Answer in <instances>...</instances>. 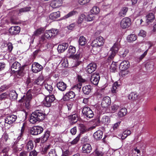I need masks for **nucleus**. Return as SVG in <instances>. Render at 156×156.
<instances>
[{"label":"nucleus","instance_id":"1","mask_svg":"<svg viewBox=\"0 0 156 156\" xmlns=\"http://www.w3.org/2000/svg\"><path fill=\"white\" fill-rule=\"evenodd\" d=\"M46 115L41 110H36L33 112L30 116L29 121L33 124L37 122H41L43 120Z\"/></svg>","mask_w":156,"mask_h":156},{"label":"nucleus","instance_id":"2","mask_svg":"<svg viewBox=\"0 0 156 156\" xmlns=\"http://www.w3.org/2000/svg\"><path fill=\"white\" fill-rule=\"evenodd\" d=\"M55 98L54 95H48L45 97L42 102L43 106L50 107L52 103L55 100Z\"/></svg>","mask_w":156,"mask_h":156},{"label":"nucleus","instance_id":"3","mask_svg":"<svg viewBox=\"0 0 156 156\" xmlns=\"http://www.w3.org/2000/svg\"><path fill=\"white\" fill-rule=\"evenodd\" d=\"M119 50L118 45L117 44L115 43L110 50L111 53L107 60L108 62L109 63L113 59L114 56Z\"/></svg>","mask_w":156,"mask_h":156},{"label":"nucleus","instance_id":"4","mask_svg":"<svg viewBox=\"0 0 156 156\" xmlns=\"http://www.w3.org/2000/svg\"><path fill=\"white\" fill-rule=\"evenodd\" d=\"M82 113L83 116L87 118L90 119L94 116V113L91 108L88 106H84L82 110Z\"/></svg>","mask_w":156,"mask_h":156},{"label":"nucleus","instance_id":"5","mask_svg":"<svg viewBox=\"0 0 156 156\" xmlns=\"http://www.w3.org/2000/svg\"><path fill=\"white\" fill-rule=\"evenodd\" d=\"M58 32L57 29H53L46 30L44 33V36L48 39L53 38L57 34Z\"/></svg>","mask_w":156,"mask_h":156},{"label":"nucleus","instance_id":"6","mask_svg":"<svg viewBox=\"0 0 156 156\" xmlns=\"http://www.w3.org/2000/svg\"><path fill=\"white\" fill-rule=\"evenodd\" d=\"M43 128L40 126H34L30 129V133L33 135H37L41 133L43 131Z\"/></svg>","mask_w":156,"mask_h":156},{"label":"nucleus","instance_id":"7","mask_svg":"<svg viewBox=\"0 0 156 156\" xmlns=\"http://www.w3.org/2000/svg\"><path fill=\"white\" fill-rule=\"evenodd\" d=\"M131 20L130 18L126 17L122 19L121 20L120 25L123 29H125L129 27L131 25Z\"/></svg>","mask_w":156,"mask_h":156},{"label":"nucleus","instance_id":"8","mask_svg":"<svg viewBox=\"0 0 156 156\" xmlns=\"http://www.w3.org/2000/svg\"><path fill=\"white\" fill-rule=\"evenodd\" d=\"M104 43V40L103 38L101 36H99L97 37L92 41L91 45L101 47L103 45Z\"/></svg>","mask_w":156,"mask_h":156},{"label":"nucleus","instance_id":"9","mask_svg":"<svg viewBox=\"0 0 156 156\" xmlns=\"http://www.w3.org/2000/svg\"><path fill=\"white\" fill-rule=\"evenodd\" d=\"M100 76L98 73H94L91 74L90 81L91 83L95 85H97L100 80Z\"/></svg>","mask_w":156,"mask_h":156},{"label":"nucleus","instance_id":"10","mask_svg":"<svg viewBox=\"0 0 156 156\" xmlns=\"http://www.w3.org/2000/svg\"><path fill=\"white\" fill-rule=\"evenodd\" d=\"M43 69V66L37 62H35L32 65V70L33 73H37Z\"/></svg>","mask_w":156,"mask_h":156},{"label":"nucleus","instance_id":"11","mask_svg":"<svg viewBox=\"0 0 156 156\" xmlns=\"http://www.w3.org/2000/svg\"><path fill=\"white\" fill-rule=\"evenodd\" d=\"M97 68L95 63L91 62L88 64L86 67V72L87 73L91 74Z\"/></svg>","mask_w":156,"mask_h":156},{"label":"nucleus","instance_id":"12","mask_svg":"<svg viewBox=\"0 0 156 156\" xmlns=\"http://www.w3.org/2000/svg\"><path fill=\"white\" fill-rule=\"evenodd\" d=\"M75 96V94L74 91L69 90L67 92L63 97V99L64 101H68L70 99L74 98Z\"/></svg>","mask_w":156,"mask_h":156},{"label":"nucleus","instance_id":"13","mask_svg":"<svg viewBox=\"0 0 156 156\" xmlns=\"http://www.w3.org/2000/svg\"><path fill=\"white\" fill-rule=\"evenodd\" d=\"M111 103L110 98L108 96L104 97L102 100L101 106L102 107L106 108L108 107Z\"/></svg>","mask_w":156,"mask_h":156},{"label":"nucleus","instance_id":"14","mask_svg":"<svg viewBox=\"0 0 156 156\" xmlns=\"http://www.w3.org/2000/svg\"><path fill=\"white\" fill-rule=\"evenodd\" d=\"M20 30V27L18 26H12L9 29V33L12 35H16L18 34Z\"/></svg>","mask_w":156,"mask_h":156},{"label":"nucleus","instance_id":"15","mask_svg":"<svg viewBox=\"0 0 156 156\" xmlns=\"http://www.w3.org/2000/svg\"><path fill=\"white\" fill-rule=\"evenodd\" d=\"M67 118L70 124L73 125L77 122L78 116L76 114H74L68 116Z\"/></svg>","mask_w":156,"mask_h":156},{"label":"nucleus","instance_id":"16","mask_svg":"<svg viewBox=\"0 0 156 156\" xmlns=\"http://www.w3.org/2000/svg\"><path fill=\"white\" fill-rule=\"evenodd\" d=\"M17 118L16 115H12L7 117L5 119V122L6 123L11 124L15 122Z\"/></svg>","mask_w":156,"mask_h":156},{"label":"nucleus","instance_id":"17","mask_svg":"<svg viewBox=\"0 0 156 156\" xmlns=\"http://www.w3.org/2000/svg\"><path fill=\"white\" fill-rule=\"evenodd\" d=\"M69 46V44L67 43H62L59 44L57 50L58 52H63L66 50Z\"/></svg>","mask_w":156,"mask_h":156},{"label":"nucleus","instance_id":"18","mask_svg":"<svg viewBox=\"0 0 156 156\" xmlns=\"http://www.w3.org/2000/svg\"><path fill=\"white\" fill-rule=\"evenodd\" d=\"M10 150V148L9 146L3 148L0 150V156H10L9 154V152Z\"/></svg>","mask_w":156,"mask_h":156},{"label":"nucleus","instance_id":"19","mask_svg":"<svg viewBox=\"0 0 156 156\" xmlns=\"http://www.w3.org/2000/svg\"><path fill=\"white\" fill-rule=\"evenodd\" d=\"M56 86L59 90L62 91H65L67 88V85L63 81H60L57 83Z\"/></svg>","mask_w":156,"mask_h":156},{"label":"nucleus","instance_id":"20","mask_svg":"<svg viewBox=\"0 0 156 156\" xmlns=\"http://www.w3.org/2000/svg\"><path fill=\"white\" fill-rule=\"evenodd\" d=\"M31 91L30 89L29 90L27 93L26 96L25 95H23L21 99L19 101V102H21L23 100L30 101L32 98V95L31 93Z\"/></svg>","mask_w":156,"mask_h":156},{"label":"nucleus","instance_id":"21","mask_svg":"<svg viewBox=\"0 0 156 156\" xmlns=\"http://www.w3.org/2000/svg\"><path fill=\"white\" fill-rule=\"evenodd\" d=\"M60 12L59 11L52 12L49 16L50 19L52 21H55L60 17Z\"/></svg>","mask_w":156,"mask_h":156},{"label":"nucleus","instance_id":"22","mask_svg":"<svg viewBox=\"0 0 156 156\" xmlns=\"http://www.w3.org/2000/svg\"><path fill=\"white\" fill-rule=\"evenodd\" d=\"M103 134L102 131L99 130L95 132L93 136L95 140H98L101 139Z\"/></svg>","mask_w":156,"mask_h":156},{"label":"nucleus","instance_id":"23","mask_svg":"<svg viewBox=\"0 0 156 156\" xmlns=\"http://www.w3.org/2000/svg\"><path fill=\"white\" fill-rule=\"evenodd\" d=\"M91 151V147L88 144H84L83 146L82 151L84 153H89Z\"/></svg>","mask_w":156,"mask_h":156},{"label":"nucleus","instance_id":"24","mask_svg":"<svg viewBox=\"0 0 156 156\" xmlns=\"http://www.w3.org/2000/svg\"><path fill=\"white\" fill-rule=\"evenodd\" d=\"M129 62L128 61L124 60L120 63L119 68L121 70H125L129 68Z\"/></svg>","mask_w":156,"mask_h":156},{"label":"nucleus","instance_id":"25","mask_svg":"<svg viewBox=\"0 0 156 156\" xmlns=\"http://www.w3.org/2000/svg\"><path fill=\"white\" fill-rule=\"evenodd\" d=\"M62 4V0H55L51 2V6L53 8H57L61 6Z\"/></svg>","mask_w":156,"mask_h":156},{"label":"nucleus","instance_id":"26","mask_svg":"<svg viewBox=\"0 0 156 156\" xmlns=\"http://www.w3.org/2000/svg\"><path fill=\"white\" fill-rule=\"evenodd\" d=\"M92 88L90 85H88L84 86L82 88V91L85 95H89L91 92Z\"/></svg>","mask_w":156,"mask_h":156},{"label":"nucleus","instance_id":"27","mask_svg":"<svg viewBox=\"0 0 156 156\" xmlns=\"http://www.w3.org/2000/svg\"><path fill=\"white\" fill-rule=\"evenodd\" d=\"M146 22L148 24L150 23L153 21L155 18L154 15L152 13L148 14L146 16Z\"/></svg>","mask_w":156,"mask_h":156},{"label":"nucleus","instance_id":"28","mask_svg":"<svg viewBox=\"0 0 156 156\" xmlns=\"http://www.w3.org/2000/svg\"><path fill=\"white\" fill-rule=\"evenodd\" d=\"M50 135V132L48 130L44 133L41 139V143H44L48 140Z\"/></svg>","mask_w":156,"mask_h":156},{"label":"nucleus","instance_id":"29","mask_svg":"<svg viewBox=\"0 0 156 156\" xmlns=\"http://www.w3.org/2000/svg\"><path fill=\"white\" fill-rule=\"evenodd\" d=\"M44 80L43 76H40L35 79L34 83L37 85L41 86L44 82Z\"/></svg>","mask_w":156,"mask_h":156},{"label":"nucleus","instance_id":"30","mask_svg":"<svg viewBox=\"0 0 156 156\" xmlns=\"http://www.w3.org/2000/svg\"><path fill=\"white\" fill-rule=\"evenodd\" d=\"M128 10V8L126 7H122L118 13V15L120 17H124L126 15Z\"/></svg>","mask_w":156,"mask_h":156},{"label":"nucleus","instance_id":"31","mask_svg":"<svg viewBox=\"0 0 156 156\" xmlns=\"http://www.w3.org/2000/svg\"><path fill=\"white\" fill-rule=\"evenodd\" d=\"M92 47L91 51L94 54H96L99 52L101 49V47L100 46H96L94 45H91Z\"/></svg>","mask_w":156,"mask_h":156},{"label":"nucleus","instance_id":"32","mask_svg":"<svg viewBox=\"0 0 156 156\" xmlns=\"http://www.w3.org/2000/svg\"><path fill=\"white\" fill-rule=\"evenodd\" d=\"M80 129L81 133H84L89 131V127H87L83 124H81L80 126Z\"/></svg>","mask_w":156,"mask_h":156},{"label":"nucleus","instance_id":"33","mask_svg":"<svg viewBox=\"0 0 156 156\" xmlns=\"http://www.w3.org/2000/svg\"><path fill=\"white\" fill-rule=\"evenodd\" d=\"M9 96L12 100H14L17 99L18 94L15 90H12L9 94Z\"/></svg>","mask_w":156,"mask_h":156},{"label":"nucleus","instance_id":"34","mask_svg":"<svg viewBox=\"0 0 156 156\" xmlns=\"http://www.w3.org/2000/svg\"><path fill=\"white\" fill-rule=\"evenodd\" d=\"M87 41L86 38L83 36L80 37L79 40V44L81 46H84L87 43Z\"/></svg>","mask_w":156,"mask_h":156},{"label":"nucleus","instance_id":"35","mask_svg":"<svg viewBox=\"0 0 156 156\" xmlns=\"http://www.w3.org/2000/svg\"><path fill=\"white\" fill-rule=\"evenodd\" d=\"M34 147V142L31 140H30L26 145V148L28 151H31Z\"/></svg>","mask_w":156,"mask_h":156},{"label":"nucleus","instance_id":"36","mask_svg":"<svg viewBox=\"0 0 156 156\" xmlns=\"http://www.w3.org/2000/svg\"><path fill=\"white\" fill-rule=\"evenodd\" d=\"M44 87L50 93H51L53 90L52 84L51 83L48 82L44 84Z\"/></svg>","mask_w":156,"mask_h":156},{"label":"nucleus","instance_id":"37","mask_svg":"<svg viewBox=\"0 0 156 156\" xmlns=\"http://www.w3.org/2000/svg\"><path fill=\"white\" fill-rule=\"evenodd\" d=\"M82 84L81 83H79L78 84L73 86L71 90H72L74 92H79L81 87Z\"/></svg>","mask_w":156,"mask_h":156},{"label":"nucleus","instance_id":"38","mask_svg":"<svg viewBox=\"0 0 156 156\" xmlns=\"http://www.w3.org/2000/svg\"><path fill=\"white\" fill-rule=\"evenodd\" d=\"M138 95L135 92H131L128 96V98L129 99L132 100H136L138 98Z\"/></svg>","mask_w":156,"mask_h":156},{"label":"nucleus","instance_id":"39","mask_svg":"<svg viewBox=\"0 0 156 156\" xmlns=\"http://www.w3.org/2000/svg\"><path fill=\"white\" fill-rule=\"evenodd\" d=\"M145 67L147 69L152 70L154 68V63L152 62H147L145 65Z\"/></svg>","mask_w":156,"mask_h":156},{"label":"nucleus","instance_id":"40","mask_svg":"<svg viewBox=\"0 0 156 156\" xmlns=\"http://www.w3.org/2000/svg\"><path fill=\"white\" fill-rule=\"evenodd\" d=\"M137 39V36L134 34H131L128 35L127 37V40L129 42H131L135 41Z\"/></svg>","mask_w":156,"mask_h":156},{"label":"nucleus","instance_id":"41","mask_svg":"<svg viewBox=\"0 0 156 156\" xmlns=\"http://www.w3.org/2000/svg\"><path fill=\"white\" fill-rule=\"evenodd\" d=\"M131 132L129 130H126L122 134L121 138L122 140L125 139L129 135Z\"/></svg>","mask_w":156,"mask_h":156},{"label":"nucleus","instance_id":"42","mask_svg":"<svg viewBox=\"0 0 156 156\" xmlns=\"http://www.w3.org/2000/svg\"><path fill=\"white\" fill-rule=\"evenodd\" d=\"M147 51L148 50H146L143 54L141 55L140 56L136 58L135 59L136 61L138 63L140 62L146 56L147 54Z\"/></svg>","mask_w":156,"mask_h":156},{"label":"nucleus","instance_id":"43","mask_svg":"<svg viewBox=\"0 0 156 156\" xmlns=\"http://www.w3.org/2000/svg\"><path fill=\"white\" fill-rule=\"evenodd\" d=\"M20 64L17 62H15L12 65L11 69L17 70L21 68Z\"/></svg>","mask_w":156,"mask_h":156},{"label":"nucleus","instance_id":"44","mask_svg":"<svg viewBox=\"0 0 156 156\" xmlns=\"http://www.w3.org/2000/svg\"><path fill=\"white\" fill-rule=\"evenodd\" d=\"M13 71L16 72L17 71V75L20 76V77L23 76L24 74V67L23 66L21 67V68L17 70H13Z\"/></svg>","mask_w":156,"mask_h":156},{"label":"nucleus","instance_id":"45","mask_svg":"<svg viewBox=\"0 0 156 156\" xmlns=\"http://www.w3.org/2000/svg\"><path fill=\"white\" fill-rule=\"evenodd\" d=\"M116 64V62H112L110 68L111 72H115L116 71L117 67Z\"/></svg>","mask_w":156,"mask_h":156},{"label":"nucleus","instance_id":"46","mask_svg":"<svg viewBox=\"0 0 156 156\" xmlns=\"http://www.w3.org/2000/svg\"><path fill=\"white\" fill-rule=\"evenodd\" d=\"M31 8V7H30L29 6L24 7L19 9V12L18 13V15H19L20 14H21V13L23 12H25L29 11L30 10Z\"/></svg>","mask_w":156,"mask_h":156},{"label":"nucleus","instance_id":"47","mask_svg":"<svg viewBox=\"0 0 156 156\" xmlns=\"http://www.w3.org/2000/svg\"><path fill=\"white\" fill-rule=\"evenodd\" d=\"M110 122V118L108 116H104L102 118L101 122L102 123L106 124Z\"/></svg>","mask_w":156,"mask_h":156},{"label":"nucleus","instance_id":"48","mask_svg":"<svg viewBox=\"0 0 156 156\" xmlns=\"http://www.w3.org/2000/svg\"><path fill=\"white\" fill-rule=\"evenodd\" d=\"M127 110L126 108H122L120 110L118 113V115L120 117L125 115L127 113Z\"/></svg>","mask_w":156,"mask_h":156},{"label":"nucleus","instance_id":"49","mask_svg":"<svg viewBox=\"0 0 156 156\" xmlns=\"http://www.w3.org/2000/svg\"><path fill=\"white\" fill-rule=\"evenodd\" d=\"M30 101L29 100H23L20 103L23 102L25 108L29 109L30 107Z\"/></svg>","mask_w":156,"mask_h":156},{"label":"nucleus","instance_id":"50","mask_svg":"<svg viewBox=\"0 0 156 156\" xmlns=\"http://www.w3.org/2000/svg\"><path fill=\"white\" fill-rule=\"evenodd\" d=\"M100 12L99 8L96 6H94L90 10V12L93 14H97Z\"/></svg>","mask_w":156,"mask_h":156},{"label":"nucleus","instance_id":"51","mask_svg":"<svg viewBox=\"0 0 156 156\" xmlns=\"http://www.w3.org/2000/svg\"><path fill=\"white\" fill-rule=\"evenodd\" d=\"M77 13V11L74 10H73L69 12L67 15H65L64 16V19H67L70 17H71L74 15H75Z\"/></svg>","mask_w":156,"mask_h":156},{"label":"nucleus","instance_id":"52","mask_svg":"<svg viewBox=\"0 0 156 156\" xmlns=\"http://www.w3.org/2000/svg\"><path fill=\"white\" fill-rule=\"evenodd\" d=\"M120 85L118 84L117 82H115L113 85L112 87V91L113 93H116L117 91V89Z\"/></svg>","mask_w":156,"mask_h":156},{"label":"nucleus","instance_id":"53","mask_svg":"<svg viewBox=\"0 0 156 156\" xmlns=\"http://www.w3.org/2000/svg\"><path fill=\"white\" fill-rule=\"evenodd\" d=\"M44 31V29L43 28H40L36 30L34 32V35L35 36H38L42 33Z\"/></svg>","mask_w":156,"mask_h":156},{"label":"nucleus","instance_id":"54","mask_svg":"<svg viewBox=\"0 0 156 156\" xmlns=\"http://www.w3.org/2000/svg\"><path fill=\"white\" fill-rule=\"evenodd\" d=\"M76 51V48L72 46H70L68 50V53L70 55L74 54Z\"/></svg>","mask_w":156,"mask_h":156},{"label":"nucleus","instance_id":"55","mask_svg":"<svg viewBox=\"0 0 156 156\" xmlns=\"http://www.w3.org/2000/svg\"><path fill=\"white\" fill-rule=\"evenodd\" d=\"M8 97V94L7 92L2 93L0 95V100L2 101L7 99Z\"/></svg>","mask_w":156,"mask_h":156},{"label":"nucleus","instance_id":"56","mask_svg":"<svg viewBox=\"0 0 156 156\" xmlns=\"http://www.w3.org/2000/svg\"><path fill=\"white\" fill-rule=\"evenodd\" d=\"M80 53L77 52L75 55H70L69 57L74 60H78L80 58Z\"/></svg>","mask_w":156,"mask_h":156},{"label":"nucleus","instance_id":"57","mask_svg":"<svg viewBox=\"0 0 156 156\" xmlns=\"http://www.w3.org/2000/svg\"><path fill=\"white\" fill-rule=\"evenodd\" d=\"M26 84L28 88H30L33 86V84L31 83V80L30 78H28L27 79Z\"/></svg>","mask_w":156,"mask_h":156},{"label":"nucleus","instance_id":"58","mask_svg":"<svg viewBox=\"0 0 156 156\" xmlns=\"http://www.w3.org/2000/svg\"><path fill=\"white\" fill-rule=\"evenodd\" d=\"M80 135L79 134L75 138L70 142L72 145H74L76 144L79 140Z\"/></svg>","mask_w":156,"mask_h":156},{"label":"nucleus","instance_id":"59","mask_svg":"<svg viewBox=\"0 0 156 156\" xmlns=\"http://www.w3.org/2000/svg\"><path fill=\"white\" fill-rule=\"evenodd\" d=\"M51 145L49 144L45 146L42 150V154H46L48 151L49 150L51 147Z\"/></svg>","mask_w":156,"mask_h":156},{"label":"nucleus","instance_id":"60","mask_svg":"<svg viewBox=\"0 0 156 156\" xmlns=\"http://www.w3.org/2000/svg\"><path fill=\"white\" fill-rule=\"evenodd\" d=\"M48 154L49 156H56L57 155L56 150L55 149L51 150L48 153Z\"/></svg>","mask_w":156,"mask_h":156},{"label":"nucleus","instance_id":"61","mask_svg":"<svg viewBox=\"0 0 156 156\" xmlns=\"http://www.w3.org/2000/svg\"><path fill=\"white\" fill-rule=\"evenodd\" d=\"M2 138V140L3 141L4 140L5 142H7L8 139H9L8 134L5 132L3 133Z\"/></svg>","mask_w":156,"mask_h":156},{"label":"nucleus","instance_id":"62","mask_svg":"<svg viewBox=\"0 0 156 156\" xmlns=\"http://www.w3.org/2000/svg\"><path fill=\"white\" fill-rule=\"evenodd\" d=\"M94 152L97 156H102L104 154L103 152L98 149H96Z\"/></svg>","mask_w":156,"mask_h":156},{"label":"nucleus","instance_id":"63","mask_svg":"<svg viewBox=\"0 0 156 156\" xmlns=\"http://www.w3.org/2000/svg\"><path fill=\"white\" fill-rule=\"evenodd\" d=\"M7 46L8 47V50L9 52H11L12 51L13 46L12 43L11 42H8L7 44Z\"/></svg>","mask_w":156,"mask_h":156},{"label":"nucleus","instance_id":"64","mask_svg":"<svg viewBox=\"0 0 156 156\" xmlns=\"http://www.w3.org/2000/svg\"><path fill=\"white\" fill-rule=\"evenodd\" d=\"M85 17V15L84 14H81L78 20L77 21V23L78 24H81L84 18Z\"/></svg>","mask_w":156,"mask_h":156}]
</instances>
